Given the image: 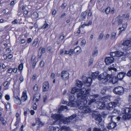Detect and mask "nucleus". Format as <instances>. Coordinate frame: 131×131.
<instances>
[{"mask_svg":"<svg viewBox=\"0 0 131 131\" xmlns=\"http://www.w3.org/2000/svg\"><path fill=\"white\" fill-rule=\"evenodd\" d=\"M86 86L81 89H79V90L77 93V97L78 100L77 101L81 103H83L84 104H86L87 103V98L89 95L91 89L90 88L86 90Z\"/></svg>","mask_w":131,"mask_h":131,"instance_id":"obj_1","label":"nucleus"},{"mask_svg":"<svg viewBox=\"0 0 131 131\" xmlns=\"http://www.w3.org/2000/svg\"><path fill=\"white\" fill-rule=\"evenodd\" d=\"M122 113L126 114L122 116V118L125 120H128L131 118V105L129 107H126L124 109Z\"/></svg>","mask_w":131,"mask_h":131,"instance_id":"obj_2","label":"nucleus"},{"mask_svg":"<svg viewBox=\"0 0 131 131\" xmlns=\"http://www.w3.org/2000/svg\"><path fill=\"white\" fill-rule=\"evenodd\" d=\"M80 102H78L77 104L78 106L79 109L81 110V112L83 113H89L91 112V110L89 106H85L86 104H84L83 103H80Z\"/></svg>","mask_w":131,"mask_h":131,"instance_id":"obj_3","label":"nucleus"},{"mask_svg":"<svg viewBox=\"0 0 131 131\" xmlns=\"http://www.w3.org/2000/svg\"><path fill=\"white\" fill-rule=\"evenodd\" d=\"M126 55V54H124L123 52L121 51H116L114 52H111L110 53H107L106 54V55L107 56L106 57H119L122 56H125Z\"/></svg>","mask_w":131,"mask_h":131,"instance_id":"obj_4","label":"nucleus"},{"mask_svg":"<svg viewBox=\"0 0 131 131\" xmlns=\"http://www.w3.org/2000/svg\"><path fill=\"white\" fill-rule=\"evenodd\" d=\"M111 78L110 75L108 74L106 72H104L101 74L98 77V79L99 80H103V82L105 84H106L107 82Z\"/></svg>","mask_w":131,"mask_h":131,"instance_id":"obj_5","label":"nucleus"},{"mask_svg":"<svg viewBox=\"0 0 131 131\" xmlns=\"http://www.w3.org/2000/svg\"><path fill=\"white\" fill-rule=\"evenodd\" d=\"M113 91L114 93L116 94L121 95L124 93V89L122 87L116 86L114 89Z\"/></svg>","mask_w":131,"mask_h":131,"instance_id":"obj_6","label":"nucleus"},{"mask_svg":"<svg viewBox=\"0 0 131 131\" xmlns=\"http://www.w3.org/2000/svg\"><path fill=\"white\" fill-rule=\"evenodd\" d=\"M92 116L98 122L100 123L102 122V118L101 116L97 112L93 113L92 114Z\"/></svg>","mask_w":131,"mask_h":131,"instance_id":"obj_7","label":"nucleus"},{"mask_svg":"<svg viewBox=\"0 0 131 131\" xmlns=\"http://www.w3.org/2000/svg\"><path fill=\"white\" fill-rule=\"evenodd\" d=\"M122 44L124 46H126L124 47L123 49V50H124V49L125 50H128L130 49V48H129L131 46V43L130 40H126L124 41Z\"/></svg>","mask_w":131,"mask_h":131,"instance_id":"obj_8","label":"nucleus"},{"mask_svg":"<svg viewBox=\"0 0 131 131\" xmlns=\"http://www.w3.org/2000/svg\"><path fill=\"white\" fill-rule=\"evenodd\" d=\"M61 77L64 80H68L69 78V74L67 71H63L62 72L61 74Z\"/></svg>","mask_w":131,"mask_h":131,"instance_id":"obj_9","label":"nucleus"},{"mask_svg":"<svg viewBox=\"0 0 131 131\" xmlns=\"http://www.w3.org/2000/svg\"><path fill=\"white\" fill-rule=\"evenodd\" d=\"M62 115L60 114H52L51 115L52 118L55 121H57L58 120L60 121L62 118Z\"/></svg>","mask_w":131,"mask_h":131,"instance_id":"obj_10","label":"nucleus"},{"mask_svg":"<svg viewBox=\"0 0 131 131\" xmlns=\"http://www.w3.org/2000/svg\"><path fill=\"white\" fill-rule=\"evenodd\" d=\"M74 95L71 94L70 95L69 97V102L68 103V105L70 106H73L74 105V102L75 100Z\"/></svg>","mask_w":131,"mask_h":131,"instance_id":"obj_11","label":"nucleus"},{"mask_svg":"<svg viewBox=\"0 0 131 131\" xmlns=\"http://www.w3.org/2000/svg\"><path fill=\"white\" fill-rule=\"evenodd\" d=\"M60 121L64 124H68L69 123L71 122V121H70L68 117H64L63 115Z\"/></svg>","mask_w":131,"mask_h":131,"instance_id":"obj_12","label":"nucleus"},{"mask_svg":"<svg viewBox=\"0 0 131 131\" xmlns=\"http://www.w3.org/2000/svg\"><path fill=\"white\" fill-rule=\"evenodd\" d=\"M49 84L48 82H44L43 84L42 89L43 92L48 91L49 89Z\"/></svg>","mask_w":131,"mask_h":131,"instance_id":"obj_13","label":"nucleus"},{"mask_svg":"<svg viewBox=\"0 0 131 131\" xmlns=\"http://www.w3.org/2000/svg\"><path fill=\"white\" fill-rule=\"evenodd\" d=\"M98 96V95H90V98L91 100L89 101L88 104L90 105L92 103L95 102L96 100L95 99Z\"/></svg>","mask_w":131,"mask_h":131,"instance_id":"obj_14","label":"nucleus"},{"mask_svg":"<svg viewBox=\"0 0 131 131\" xmlns=\"http://www.w3.org/2000/svg\"><path fill=\"white\" fill-rule=\"evenodd\" d=\"M40 94L39 93H37L35 94L34 96L33 100L37 102L40 100Z\"/></svg>","mask_w":131,"mask_h":131,"instance_id":"obj_15","label":"nucleus"},{"mask_svg":"<svg viewBox=\"0 0 131 131\" xmlns=\"http://www.w3.org/2000/svg\"><path fill=\"white\" fill-rule=\"evenodd\" d=\"M114 60V58H105V59L106 64L107 65H109L113 63Z\"/></svg>","mask_w":131,"mask_h":131,"instance_id":"obj_16","label":"nucleus"},{"mask_svg":"<svg viewBox=\"0 0 131 131\" xmlns=\"http://www.w3.org/2000/svg\"><path fill=\"white\" fill-rule=\"evenodd\" d=\"M116 105L117 103L116 102H110L108 103V107H107V109L111 110L112 108H114L116 106Z\"/></svg>","mask_w":131,"mask_h":131,"instance_id":"obj_17","label":"nucleus"},{"mask_svg":"<svg viewBox=\"0 0 131 131\" xmlns=\"http://www.w3.org/2000/svg\"><path fill=\"white\" fill-rule=\"evenodd\" d=\"M116 126V123L114 122H111L110 123L108 126L107 128L109 129H112L115 128Z\"/></svg>","mask_w":131,"mask_h":131,"instance_id":"obj_18","label":"nucleus"},{"mask_svg":"<svg viewBox=\"0 0 131 131\" xmlns=\"http://www.w3.org/2000/svg\"><path fill=\"white\" fill-rule=\"evenodd\" d=\"M27 99V96L26 95V91H24L23 92L21 98V100L22 102L26 101Z\"/></svg>","mask_w":131,"mask_h":131,"instance_id":"obj_19","label":"nucleus"},{"mask_svg":"<svg viewBox=\"0 0 131 131\" xmlns=\"http://www.w3.org/2000/svg\"><path fill=\"white\" fill-rule=\"evenodd\" d=\"M126 74L124 72H121L117 74V78L119 80H122Z\"/></svg>","mask_w":131,"mask_h":131,"instance_id":"obj_20","label":"nucleus"},{"mask_svg":"<svg viewBox=\"0 0 131 131\" xmlns=\"http://www.w3.org/2000/svg\"><path fill=\"white\" fill-rule=\"evenodd\" d=\"M86 13L85 12H84L82 13L80 17V18L79 19V21H81L83 20L86 17Z\"/></svg>","mask_w":131,"mask_h":131,"instance_id":"obj_21","label":"nucleus"},{"mask_svg":"<svg viewBox=\"0 0 131 131\" xmlns=\"http://www.w3.org/2000/svg\"><path fill=\"white\" fill-rule=\"evenodd\" d=\"M116 18L118 22V25L122 24V23L123 18L122 17V16H121L120 15H119L117 16Z\"/></svg>","mask_w":131,"mask_h":131,"instance_id":"obj_22","label":"nucleus"},{"mask_svg":"<svg viewBox=\"0 0 131 131\" xmlns=\"http://www.w3.org/2000/svg\"><path fill=\"white\" fill-rule=\"evenodd\" d=\"M105 107V104L104 102H99L98 105L97 107L100 109L104 108Z\"/></svg>","mask_w":131,"mask_h":131,"instance_id":"obj_23","label":"nucleus"},{"mask_svg":"<svg viewBox=\"0 0 131 131\" xmlns=\"http://www.w3.org/2000/svg\"><path fill=\"white\" fill-rule=\"evenodd\" d=\"M92 79L90 77H89L87 79L86 82V86H89L91 85Z\"/></svg>","mask_w":131,"mask_h":131,"instance_id":"obj_24","label":"nucleus"},{"mask_svg":"<svg viewBox=\"0 0 131 131\" xmlns=\"http://www.w3.org/2000/svg\"><path fill=\"white\" fill-rule=\"evenodd\" d=\"M109 81L110 83H112L113 84H115L117 82L118 80L117 78L116 77H114L112 78H111Z\"/></svg>","mask_w":131,"mask_h":131,"instance_id":"obj_25","label":"nucleus"},{"mask_svg":"<svg viewBox=\"0 0 131 131\" xmlns=\"http://www.w3.org/2000/svg\"><path fill=\"white\" fill-rule=\"evenodd\" d=\"M39 50L40 51V53H38V56L39 57H40L41 56L42 54L44 53L45 52V49L44 48H43L42 47H41L39 49Z\"/></svg>","mask_w":131,"mask_h":131,"instance_id":"obj_26","label":"nucleus"},{"mask_svg":"<svg viewBox=\"0 0 131 131\" xmlns=\"http://www.w3.org/2000/svg\"><path fill=\"white\" fill-rule=\"evenodd\" d=\"M60 129L58 127H54L52 126L49 127V131H59Z\"/></svg>","mask_w":131,"mask_h":131,"instance_id":"obj_27","label":"nucleus"},{"mask_svg":"<svg viewBox=\"0 0 131 131\" xmlns=\"http://www.w3.org/2000/svg\"><path fill=\"white\" fill-rule=\"evenodd\" d=\"M74 52L77 54H78L81 52V49L80 47L78 46L76 47L73 50Z\"/></svg>","mask_w":131,"mask_h":131,"instance_id":"obj_28","label":"nucleus"},{"mask_svg":"<svg viewBox=\"0 0 131 131\" xmlns=\"http://www.w3.org/2000/svg\"><path fill=\"white\" fill-rule=\"evenodd\" d=\"M99 74V72L96 71L93 72L92 74V77L93 79H94L96 78L97 77L98 75Z\"/></svg>","mask_w":131,"mask_h":131,"instance_id":"obj_29","label":"nucleus"},{"mask_svg":"<svg viewBox=\"0 0 131 131\" xmlns=\"http://www.w3.org/2000/svg\"><path fill=\"white\" fill-rule=\"evenodd\" d=\"M67 107L66 106L61 105V106L58 109V112L59 113H60L61 111H63L64 110L67 109Z\"/></svg>","mask_w":131,"mask_h":131,"instance_id":"obj_30","label":"nucleus"},{"mask_svg":"<svg viewBox=\"0 0 131 131\" xmlns=\"http://www.w3.org/2000/svg\"><path fill=\"white\" fill-rule=\"evenodd\" d=\"M74 52L73 49H70V51H66L64 53L69 55V56L70 57L73 54Z\"/></svg>","mask_w":131,"mask_h":131,"instance_id":"obj_31","label":"nucleus"},{"mask_svg":"<svg viewBox=\"0 0 131 131\" xmlns=\"http://www.w3.org/2000/svg\"><path fill=\"white\" fill-rule=\"evenodd\" d=\"M79 89L76 87L73 88L71 89V93L73 94L76 93H77L78 92L79 90Z\"/></svg>","mask_w":131,"mask_h":131,"instance_id":"obj_32","label":"nucleus"},{"mask_svg":"<svg viewBox=\"0 0 131 131\" xmlns=\"http://www.w3.org/2000/svg\"><path fill=\"white\" fill-rule=\"evenodd\" d=\"M102 99L105 102L109 101H110V97L108 96H106L102 97Z\"/></svg>","mask_w":131,"mask_h":131,"instance_id":"obj_33","label":"nucleus"},{"mask_svg":"<svg viewBox=\"0 0 131 131\" xmlns=\"http://www.w3.org/2000/svg\"><path fill=\"white\" fill-rule=\"evenodd\" d=\"M76 84L77 86L81 88L83 85V83L81 81L78 80H77L76 81Z\"/></svg>","mask_w":131,"mask_h":131,"instance_id":"obj_34","label":"nucleus"},{"mask_svg":"<svg viewBox=\"0 0 131 131\" xmlns=\"http://www.w3.org/2000/svg\"><path fill=\"white\" fill-rule=\"evenodd\" d=\"M21 100H20L19 98L18 97H17V98H16L15 100V103L18 104H20L21 103Z\"/></svg>","mask_w":131,"mask_h":131,"instance_id":"obj_35","label":"nucleus"},{"mask_svg":"<svg viewBox=\"0 0 131 131\" xmlns=\"http://www.w3.org/2000/svg\"><path fill=\"white\" fill-rule=\"evenodd\" d=\"M61 129L67 131H70V128L68 127H66L65 126H63L61 127Z\"/></svg>","mask_w":131,"mask_h":131,"instance_id":"obj_36","label":"nucleus"},{"mask_svg":"<svg viewBox=\"0 0 131 131\" xmlns=\"http://www.w3.org/2000/svg\"><path fill=\"white\" fill-rule=\"evenodd\" d=\"M108 70L109 71H111L112 72H116L117 71L116 69L114 67H109L108 68Z\"/></svg>","mask_w":131,"mask_h":131,"instance_id":"obj_37","label":"nucleus"},{"mask_svg":"<svg viewBox=\"0 0 131 131\" xmlns=\"http://www.w3.org/2000/svg\"><path fill=\"white\" fill-rule=\"evenodd\" d=\"M77 115L75 114H73L70 117H68V118L71 121V122H72V120L75 118L76 117Z\"/></svg>","mask_w":131,"mask_h":131,"instance_id":"obj_38","label":"nucleus"},{"mask_svg":"<svg viewBox=\"0 0 131 131\" xmlns=\"http://www.w3.org/2000/svg\"><path fill=\"white\" fill-rule=\"evenodd\" d=\"M37 61V58H31V62L33 63L36 64Z\"/></svg>","mask_w":131,"mask_h":131,"instance_id":"obj_39","label":"nucleus"},{"mask_svg":"<svg viewBox=\"0 0 131 131\" xmlns=\"http://www.w3.org/2000/svg\"><path fill=\"white\" fill-rule=\"evenodd\" d=\"M0 121L2 122L3 125L6 124V121L3 117H1L0 118Z\"/></svg>","mask_w":131,"mask_h":131,"instance_id":"obj_40","label":"nucleus"},{"mask_svg":"<svg viewBox=\"0 0 131 131\" xmlns=\"http://www.w3.org/2000/svg\"><path fill=\"white\" fill-rule=\"evenodd\" d=\"M116 33L115 32H113L111 34V38L112 39H114L115 38Z\"/></svg>","mask_w":131,"mask_h":131,"instance_id":"obj_41","label":"nucleus"},{"mask_svg":"<svg viewBox=\"0 0 131 131\" xmlns=\"http://www.w3.org/2000/svg\"><path fill=\"white\" fill-rule=\"evenodd\" d=\"M111 11V8L110 7H107L105 10V12L106 14L110 13Z\"/></svg>","mask_w":131,"mask_h":131,"instance_id":"obj_42","label":"nucleus"},{"mask_svg":"<svg viewBox=\"0 0 131 131\" xmlns=\"http://www.w3.org/2000/svg\"><path fill=\"white\" fill-rule=\"evenodd\" d=\"M104 34L103 33H101L100 35H99V38H98V40H102L103 36H104Z\"/></svg>","mask_w":131,"mask_h":131,"instance_id":"obj_43","label":"nucleus"},{"mask_svg":"<svg viewBox=\"0 0 131 131\" xmlns=\"http://www.w3.org/2000/svg\"><path fill=\"white\" fill-rule=\"evenodd\" d=\"M98 54V51L97 50H95L93 52V56L94 57H95Z\"/></svg>","mask_w":131,"mask_h":131,"instance_id":"obj_44","label":"nucleus"},{"mask_svg":"<svg viewBox=\"0 0 131 131\" xmlns=\"http://www.w3.org/2000/svg\"><path fill=\"white\" fill-rule=\"evenodd\" d=\"M33 89L36 92L38 91L39 89L38 87V85L36 84H35L33 87Z\"/></svg>","mask_w":131,"mask_h":131,"instance_id":"obj_45","label":"nucleus"},{"mask_svg":"<svg viewBox=\"0 0 131 131\" xmlns=\"http://www.w3.org/2000/svg\"><path fill=\"white\" fill-rule=\"evenodd\" d=\"M93 58H91L90 59L89 62V66H90L93 64Z\"/></svg>","mask_w":131,"mask_h":131,"instance_id":"obj_46","label":"nucleus"},{"mask_svg":"<svg viewBox=\"0 0 131 131\" xmlns=\"http://www.w3.org/2000/svg\"><path fill=\"white\" fill-rule=\"evenodd\" d=\"M106 91V88H104L103 89H102L101 91V93L102 94H104Z\"/></svg>","mask_w":131,"mask_h":131,"instance_id":"obj_47","label":"nucleus"},{"mask_svg":"<svg viewBox=\"0 0 131 131\" xmlns=\"http://www.w3.org/2000/svg\"><path fill=\"white\" fill-rule=\"evenodd\" d=\"M23 64L22 63H21L19 66L18 67V69L20 70H21L23 69Z\"/></svg>","mask_w":131,"mask_h":131,"instance_id":"obj_48","label":"nucleus"},{"mask_svg":"<svg viewBox=\"0 0 131 131\" xmlns=\"http://www.w3.org/2000/svg\"><path fill=\"white\" fill-rule=\"evenodd\" d=\"M10 84V82L8 81L5 82H4V86H8Z\"/></svg>","mask_w":131,"mask_h":131,"instance_id":"obj_49","label":"nucleus"},{"mask_svg":"<svg viewBox=\"0 0 131 131\" xmlns=\"http://www.w3.org/2000/svg\"><path fill=\"white\" fill-rule=\"evenodd\" d=\"M6 108V109H8L10 107V104L8 103L5 105Z\"/></svg>","mask_w":131,"mask_h":131,"instance_id":"obj_50","label":"nucleus"},{"mask_svg":"<svg viewBox=\"0 0 131 131\" xmlns=\"http://www.w3.org/2000/svg\"><path fill=\"white\" fill-rule=\"evenodd\" d=\"M127 27V25L125 24H123L122 26V27H120L118 28L119 30H121L123 28H124L125 29Z\"/></svg>","mask_w":131,"mask_h":131,"instance_id":"obj_51","label":"nucleus"},{"mask_svg":"<svg viewBox=\"0 0 131 131\" xmlns=\"http://www.w3.org/2000/svg\"><path fill=\"white\" fill-rule=\"evenodd\" d=\"M49 25L47 23H45L43 26L41 27V28H43V29H45Z\"/></svg>","mask_w":131,"mask_h":131,"instance_id":"obj_52","label":"nucleus"},{"mask_svg":"<svg viewBox=\"0 0 131 131\" xmlns=\"http://www.w3.org/2000/svg\"><path fill=\"white\" fill-rule=\"evenodd\" d=\"M38 42V41L37 39H35L34 40V42L32 44V45L34 46H36L37 45Z\"/></svg>","mask_w":131,"mask_h":131,"instance_id":"obj_53","label":"nucleus"},{"mask_svg":"<svg viewBox=\"0 0 131 131\" xmlns=\"http://www.w3.org/2000/svg\"><path fill=\"white\" fill-rule=\"evenodd\" d=\"M92 24V21L90 20L89 21V22L88 24H86L84 23V24L85 26H89L91 25Z\"/></svg>","mask_w":131,"mask_h":131,"instance_id":"obj_54","label":"nucleus"},{"mask_svg":"<svg viewBox=\"0 0 131 131\" xmlns=\"http://www.w3.org/2000/svg\"><path fill=\"white\" fill-rule=\"evenodd\" d=\"M85 43L86 41L85 40H82L81 42V45L82 46H84L85 44Z\"/></svg>","mask_w":131,"mask_h":131,"instance_id":"obj_55","label":"nucleus"},{"mask_svg":"<svg viewBox=\"0 0 131 131\" xmlns=\"http://www.w3.org/2000/svg\"><path fill=\"white\" fill-rule=\"evenodd\" d=\"M5 99L7 101L9 100L10 99V96L8 95H6L5 96Z\"/></svg>","mask_w":131,"mask_h":131,"instance_id":"obj_56","label":"nucleus"},{"mask_svg":"<svg viewBox=\"0 0 131 131\" xmlns=\"http://www.w3.org/2000/svg\"><path fill=\"white\" fill-rule=\"evenodd\" d=\"M126 75L129 77L131 76V70L128 71L126 74Z\"/></svg>","mask_w":131,"mask_h":131,"instance_id":"obj_57","label":"nucleus"},{"mask_svg":"<svg viewBox=\"0 0 131 131\" xmlns=\"http://www.w3.org/2000/svg\"><path fill=\"white\" fill-rule=\"evenodd\" d=\"M128 101L129 103H131V93H130L129 95Z\"/></svg>","mask_w":131,"mask_h":131,"instance_id":"obj_58","label":"nucleus"},{"mask_svg":"<svg viewBox=\"0 0 131 131\" xmlns=\"http://www.w3.org/2000/svg\"><path fill=\"white\" fill-rule=\"evenodd\" d=\"M114 117H116V116L114 115H112L109 116L108 117V118L109 119L112 121L113 118Z\"/></svg>","mask_w":131,"mask_h":131,"instance_id":"obj_59","label":"nucleus"},{"mask_svg":"<svg viewBox=\"0 0 131 131\" xmlns=\"http://www.w3.org/2000/svg\"><path fill=\"white\" fill-rule=\"evenodd\" d=\"M12 23L13 24H16L18 23V20L15 19L14 20L12 21Z\"/></svg>","mask_w":131,"mask_h":131,"instance_id":"obj_60","label":"nucleus"},{"mask_svg":"<svg viewBox=\"0 0 131 131\" xmlns=\"http://www.w3.org/2000/svg\"><path fill=\"white\" fill-rule=\"evenodd\" d=\"M129 17V13H127L126 17L125 18V19L126 20H128V19Z\"/></svg>","mask_w":131,"mask_h":131,"instance_id":"obj_61","label":"nucleus"},{"mask_svg":"<svg viewBox=\"0 0 131 131\" xmlns=\"http://www.w3.org/2000/svg\"><path fill=\"white\" fill-rule=\"evenodd\" d=\"M19 120L18 118L16 119V121L15 123V125L16 126H17L18 124L19 123Z\"/></svg>","mask_w":131,"mask_h":131,"instance_id":"obj_62","label":"nucleus"},{"mask_svg":"<svg viewBox=\"0 0 131 131\" xmlns=\"http://www.w3.org/2000/svg\"><path fill=\"white\" fill-rule=\"evenodd\" d=\"M44 64V62L42 61H41L40 63V65L41 67H43V66Z\"/></svg>","mask_w":131,"mask_h":131,"instance_id":"obj_63","label":"nucleus"},{"mask_svg":"<svg viewBox=\"0 0 131 131\" xmlns=\"http://www.w3.org/2000/svg\"><path fill=\"white\" fill-rule=\"evenodd\" d=\"M93 131H101V130L100 129L95 128H94Z\"/></svg>","mask_w":131,"mask_h":131,"instance_id":"obj_64","label":"nucleus"}]
</instances>
